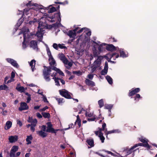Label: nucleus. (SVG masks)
<instances>
[{"mask_svg": "<svg viewBox=\"0 0 157 157\" xmlns=\"http://www.w3.org/2000/svg\"><path fill=\"white\" fill-rule=\"evenodd\" d=\"M60 16V13L59 11L57 13H55L54 15H52V16H48L47 17V19L48 20L51 22H55L56 20L58 21L55 24H52V25L47 24L45 21L43 22V20L41 21V22H45L46 23V26L45 28L47 29H51L53 27H62V25L60 23L61 21Z\"/></svg>", "mask_w": 157, "mask_h": 157, "instance_id": "obj_1", "label": "nucleus"}, {"mask_svg": "<svg viewBox=\"0 0 157 157\" xmlns=\"http://www.w3.org/2000/svg\"><path fill=\"white\" fill-rule=\"evenodd\" d=\"M44 68L43 71V75L44 78L46 82H49L51 80L50 76L52 73L51 74V73L52 70L56 71L62 76L64 75V74L62 71L54 66H51V67L44 66Z\"/></svg>", "mask_w": 157, "mask_h": 157, "instance_id": "obj_2", "label": "nucleus"}, {"mask_svg": "<svg viewBox=\"0 0 157 157\" xmlns=\"http://www.w3.org/2000/svg\"><path fill=\"white\" fill-rule=\"evenodd\" d=\"M24 4L25 5L28 7L34 6L38 10L41 9H44V10H59L60 8V6L57 4L50 5L48 7L46 8L37 3H32V1H29L27 3L25 4L24 3Z\"/></svg>", "mask_w": 157, "mask_h": 157, "instance_id": "obj_3", "label": "nucleus"}, {"mask_svg": "<svg viewBox=\"0 0 157 157\" xmlns=\"http://www.w3.org/2000/svg\"><path fill=\"white\" fill-rule=\"evenodd\" d=\"M44 20V17L41 18L39 21L38 30L37 32L36 36L38 37L42 38L44 33V29L45 28L46 23L45 22H41L43 20Z\"/></svg>", "mask_w": 157, "mask_h": 157, "instance_id": "obj_4", "label": "nucleus"}, {"mask_svg": "<svg viewBox=\"0 0 157 157\" xmlns=\"http://www.w3.org/2000/svg\"><path fill=\"white\" fill-rule=\"evenodd\" d=\"M22 33L23 34L24 37V40L22 43V47L23 48L25 49L26 47V44L25 43V41L26 39L30 37L29 29L26 28H23L21 31L19 33V35Z\"/></svg>", "mask_w": 157, "mask_h": 157, "instance_id": "obj_5", "label": "nucleus"}, {"mask_svg": "<svg viewBox=\"0 0 157 157\" xmlns=\"http://www.w3.org/2000/svg\"><path fill=\"white\" fill-rule=\"evenodd\" d=\"M58 57L62 61L68 69H69L72 66V62H69L63 54L62 53L59 54Z\"/></svg>", "mask_w": 157, "mask_h": 157, "instance_id": "obj_6", "label": "nucleus"}, {"mask_svg": "<svg viewBox=\"0 0 157 157\" xmlns=\"http://www.w3.org/2000/svg\"><path fill=\"white\" fill-rule=\"evenodd\" d=\"M83 31V33L82 35L81 36H82V37H85L84 40V42L87 41L89 39V37L91 35V31L88 29L86 28H83L79 30L78 31H76L78 33H80L82 32Z\"/></svg>", "mask_w": 157, "mask_h": 157, "instance_id": "obj_7", "label": "nucleus"}, {"mask_svg": "<svg viewBox=\"0 0 157 157\" xmlns=\"http://www.w3.org/2000/svg\"><path fill=\"white\" fill-rule=\"evenodd\" d=\"M106 124L104 123L102 125V128H100L98 131H95V134L96 135L98 136L100 138L102 143L104 142L105 138L103 136V134L101 132V131L105 130V128L106 127Z\"/></svg>", "mask_w": 157, "mask_h": 157, "instance_id": "obj_8", "label": "nucleus"}, {"mask_svg": "<svg viewBox=\"0 0 157 157\" xmlns=\"http://www.w3.org/2000/svg\"><path fill=\"white\" fill-rule=\"evenodd\" d=\"M46 51L49 57L48 60L49 63L51 65L49 67L52 66V65H55L56 64V61L53 58L49 48L47 46L46 47Z\"/></svg>", "mask_w": 157, "mask_h": 157, "instance_id": "obj_9", "label": "nucleus"}, {"mask_svg": "<svg viewBox=\"0 0 157 157\" xmlns=\"http://www.w3.org/2000/svg\"><path fill=\"white\" fill-rule=\"evenodd\" d=\"M102 57L101 56H99L98 59L94 62L93 65L92 66L91 71L93 72L96 70V68L99 67L101 63V59Z\"/></svg>", "mask_w": 157, "mask_h": 157, "instance_id": "obj_10", "label": "nucleus"}, {"mask_svg": "<svg viewBox=\"0 0 157 157\" xmlns=\"http://www.w3.org/2000/svg\"><path fill=\"white\" fill-rule=\"evenodd\" d=\"M59 93L61 96L66 98L67 99L71 98V97L70 94V93L65 89L59 90Z\"/></svg>", "mask_w": 157, "mask_h": 157, "instance_id": "obj_11", "label": "nucleus"}, {"mask_svg": "<svg viewBox=\"0 0 157 157\" xmlns=\"http://www.w3.org/2000/svg\"><path fill=\"white\" fill-rule=\"evenodd\" d=\"M47 127L46 132H51L52 133H56V132L59 130V129L55 130L52 128V124L50 122H48L47 123Z\"/></svg>", "mask_w": 157, "mask_h": 157, "instance_id": "obj_12", "label": "nucleus"}, {"mask_svg": "<svg viewBox=\"0 0 157 157\" xmlns=\"http://www.w3.org/2000/svg\"><path fill=\"white\" fill-rule=\"evenodd\" d=\"M18 146L16 145L13 146L10 150V157H16L15 153L18 150Z\"/></svg>", "mask_w": 157, "mask_h": 157, "instance_id": "obj_13", "label": "nucleus"}, {"mask_svg": "<svg viewBox=\"0 0 157 157\" xmlns=\"http://www.w3.org/2000/svg\"><path fill=\"white\" fill-rule=\"evenodd\" d=\"M6 61L8 63L11 64V65L14 67L17 68L19 67V65L17 63L16 61L15 60L11 58H6Z\"/></svg>", "mask_w": 157, "mask_h": 157, "instance_id": "obj_14", "label": "nucleus"}, {"mask_svg": "<svg viewBox=\"0 0 157 157\" xmlns=\"http://www.w3.org/2000/svg\"><path fill=\"white\" fill-rule=\"evenodd\" d=\"M78 29V27L76 28L73 30H70L68 33V35L70 38H73L72 40L75 39L76 36V33Z\"/></svg>", "mask_w": 157, "mask_h": 157, "instance_id": "obj_15", "label": "nucleus"}, {"mask_svg": "<svg viewBox=\"0 0 157 157\" xmlns=\"http://www.w3.org/2000/svg\"><path fill=\"white\" fill-rule=\"evenodd\" d=\"M140 140L141 142H142L143 143L137 144H139L138 146H143L148 148H150V146L145 139L141 138H140Z\"/></svg>", "mask_w": 157, "mask_h": 157, "instance_id": "obj_16", "label": "nucleus"}, {"mask_svg": "<svg viewBox=\"0 0 157 157\" xmlns=\"http://www.w3.org/2000/svg\"><path fill=\"white\" fill-rule=\"evenodd\" d=\"M57 72H54L51 75V76L52 77V79L54 80L56 85L59 86V80L60 78H56V76L57 75Z\"/></svg>", "mask_w": 157, "mask_h": 157, "instance_id": "obj_17", "label": "nucleus"}, {"mask_svg": "<svg viewBox=\"0 0 157 157\" xmlns=\"http://www.w3.org/2000/svg\"><path fill=\"white\" fill-rule=\"evenodd\" d=\"M29 109V106L27 103L25 102H21L20 103V107L18 109L20 111L23 110H26Z\"/></svg>", "mask_w": 157, "mask_h": 157, "instance_id": "obj_18", "label": "nucleus"}, {"mask_svg": "<svg viewBox=\"0 0 157 157\" xmlns=\"http://www.w3.org/2000/svg\"><path fill=\"white\" fill-rule=\"evenodd\" d=\"M30 46L33 49L36 51L38 50L37 44L36 41L35 40L31 41L30 43Z\"/></svg>", "mask_w": 157, "mask_h": 157, "instance_id": "obj_19", "label": "nucleus"}, {"mask_svg": "<svg viewBox=\"0 0 157 157\" xmlns=\"http://www.w3.org/2000/svg\"><path fill=\"white\" fill-rule=\"evenodd\" d=\"M108 69V63L107 62H105L104 69L101 71V73L102 75H105L107 74Z\"/></svg>", "mask_w": 157, "mask_h": 157, "instance_id": "obj_20", "label": "nucleus"}, {"mask_svg": "<svg viewBox=\"0 0 157 157\" xmlns=\"http://www.w3.org/2000/svg\"><path fill=\"white\" fill-rule=\"evenodd\" d=\"M18 137L17 136H10L9 137V142L11 143H13L17 141L18 140Z\"/></svg>", "mask_w": 157, "mask_h": 157, "instance_id": "obj_21", "label": "nucleus"}, {"mask_svg": "<svg viewBox=\"0 0 157 157\" xmlns=\"http://www.w3.org/2000/svg\"><path fill=\"white\" fill-rule=\"evenodd\" d=\"M85 82L86 84L88 86H95L94 82L93 81L90 80L88 79H86L85 80Z\"/></svg>", "mask_w": 157, "mask_h": 157, "instance_id": "obj_22", "label": "nucleus"}, {"mask_svg": "<svg viewBox=\"0 0 157 157\" xmlns=\"http://www.w3.org/2000/svg\"><path fill=\"white\" fill-rule=\"evenodd\" d=\"M30 66L31 67L32 71H34L35 68V65L36 64V61L34 59L32 60L30 62H29Z\"/></svg>", "mask_w": 157, "mask_h": 157, "instance_id": "obj_23", "label": "nucleus"}, {"mask_svg": "<svg viewBox=\"0 0 157 157\" xmlns=\"http://www.w3.org/2000/svg\"><path fill=\"white\" fill-rule=\"evenodd\" d=\"M140 91V89L139 88H136L134 90H132L129 92V96H132L135 94L136 93Z\"/></svg>", "mask_w": 157, "mask_h": 157, "instance_id": "obj_24", "label": "nucleus"}, {"mask_svg": "<svg viewBox=\"0 0 157 157\" xmlns=\"http://www.w3.org/2000/svg\"><path fill=\"white\" fill-rule=\"evenodd\" d=\"M139 145V144H136L135 145H134L133 147H132L129 150L127 151V155H128L129 154H130L132 152L135 151L136 150H134V149L136 147L138 146Z\"/></svg>", "mask_w": 157, "mask_h": 157, "instance_id": "obj_25", "label": "nucleus"}, {"mask_svg": "<svg viewBox=\"0 0 157 157\" xmlns=\"http://www.w3.org/2000/svg\"><path fill=\"white\" fill-rule=\"evenodd\" d=\"M12 122L9 121H7L6 124L4 128L6 130L9 129L11 127Z\"/></svg>", "mask_w": 157, "mask_h": 157, "instance_id": "obj_26", "label": "nucleus"}, {"mask_svg": "<svg viewBox=\"0 0 157 157\" xmlns=\"http://www.w3.org/2000/svg\"><path fill=\"white\" fill-rule=\"evenodd\" d=\"M36 132L39 136L43 138L46 137L47 135V133L42 130L38 131Z\"/></svg>", "mask_w": 157, "mask_h": 157, "instance_id": "obj_27", "label": "nucleus"}, {"mask_svg": "<svg viewBox=\"0 0 157 157\" xmlns=\"http://www.w3.org/2000/svg\"><path fill=\"white\" fill-rule=\"evenodd\" d=\"M106 49L111 51H113L116 49L115 46L112 44L108 45L106 48Z\"/></svg>", "mask_w": 157, "mask_h": 157, "instance_id": "obj_28", "label": "nucleus"}, {"mask_svg": "<svg viewBox=\"0 0 157 157\" xmlns=\"http://www.w3.org/2000/svg\"><path fill=\"white\" fill-rule=\"evenodd\" d=\"M16 89L17 90L21 93L24 92L27 89L26 88H25L23 86L17 87Z\"/></svg>", "mask_w": 157, "mask_h": 157, "instance_id": "obj_29", "label": "nucleus"}, {"mask_svg": "<svg viewBox=\"0 0 157 157\" xmlns=\"http://www.w3.org/2000/svg\"><path fill=\"white\" fill-rule=\"evenodd\" d=\"M26 141L27 142V144H29L31 143V141L33 139V137L31 135L27 136Z\"/></svg>", "mask_w": 157, "mask_h": 157, "instance_id": "obj_30", "label": "nucleus"}, {"mask_svg": "<svg viewBox=\"0 0 157 157\" xmlns=\"http://www.w3.org/2000/svg\"><path fill=\"white\" fill-rule=\"evenodd\" d=\"M109 56L111 58H113V60L115 59L116 58H117L119 57V55L115 53L110 54Z\"/></svg>", "mask_w": 157, "mask_h": 157, "instance_id": "obj_31", "label": "nucleus"}, {"mask_svg": "<svg viewBox=\"0 0 157 157\" xmlns=\"http://www.w3.org/2000/svg\"><path fill=\"white\" fill-rule=\"evenodd\" d=\"M85 39V37H83L82 36H80L79 38L76 40V43L77 44H78L79 41L80 40L81 41H82V42L83 43H85L87 41L84 42L83 41Z\"/></svg>", "mask_w": 157, "mask_h": 157, "instance_id": "obj_32", "label": "nucleus"}, {"mask_svg": "<svg viewBox=\"0 0 157 157\" xmlns=\"http://www.w3.org/2000/svg\"><path fill=\"white\" fill-rule=\"evenodd\" d=\"M77 123L79 127H80L81 126V120L80 119L78 115L77 116V120L75 122V124Z\"/></svg>", "mask_w": 157, "mask_h": 157, "instance_id": "obj_33", "label": "nucleus"}, {"mask_svg": "<svg viewBox=\"0 0 157 157\" xmlns=\"http://www.w3.org/2000/svg\"><path fill=\"white\" fill-rule=\"evenodd\" d=\"M117 130H113L110 131H107V129L106 128L105 129V132H106V137L107 138V135L109 134H110L112 133H116L117 132Z\"/></svg>", "mask_w": 157, "mask_h": 157, "instance_id": "obj_34", "label": "nucleus"}, {"mask_svg": "<svg viewBox=\"0 0 157 157\" xmlns=\"http://www.w3.org/2000/svg\"><path fill=\"white\" fill-rule=\"evenodd\" d=\"M105 78L109 84H112L113 80L110 76L107 75L105 77Z\"/></svg>", "mask_w": 157, "mask_h": 157, "instance_id": "obj_35", "label": "nucleus"}, {"mask_svg": "<svg viewBox=\"0 0 157 157\" xmlns=\"http://www.w3.org/2000/svg\"><path fill=\"white\" fill-rule=\"evenodd\" d=\"M86 142L91 147H93L94 146V140L92 139H89L87 140L86 141Z\"/></svg>", "mask_w": 157, "mask_h": 157, "instance_id": "obj_36", "label": "nucleus"}, {"mask_svg": "<svg viewBox=\"0 0 157 157\" xmlns=\"http://www.w3.org/2000/svg\"><path fill=\"white\" fill-rule=\"evenodd\" d=\"M42 114L43 117L45 118H49L50 117V114L49 113L46 112H42Z\"/></svg>", "mask_w": 157, "mask_h": 157, "instance_id": "obj_37", "label": "nucleus"}, {"mask_svg": "<svg viewBox=\"0 0 157 157\" xmlns=\"http://www.w3.org/2000/svg\"><path fill=\"white\" fill-rule=\"evenodd\" d=\"M120 56L123 58L127 57V55L125 54L122 50H120Z\"/></svg>", "mask_w": 157, "mask_h": 157, "instance_id": "obj_38", "label": "nucleus"}, {"mask_svg": "<svg viewBox=\"0 0 157 157\" xmlns=\"http://www.w3.org/2000/svg\"><path fill=\"white\" fill-rule=\"evenodd\" d=\"M55 3L56 4H59L63 5V6L67 4L68 3V2L67 1H65L63 2H55Z\"/></svg>", "mask_w": 157, "mask_h": 157, "instance_id": "obj_39", "label": "nucleus"}, {"mask_svg": "<svg viewBox=\"0 0 157 157\" xmlns=\"http://www.w3.org/2000/svg\"><path fill=\"white\" fill-rule=\"evenodd\" d=\"M98 104L99 106V107L101 108L103 107L104 105V103L102 99L99 100L98 102Z\"/></svg>", "mask_w": 157, "mask_h": 157, "instance_id": "obj_40", "label": "nucleus"}, {"mask_svg": "<svg viewBox=\"0 0 157 157\" xmlns=\"http://www.w3.org/2000/svg\"><path fill=\"white\" fill-rule=\"evenodd\" d=\"M105 45V44L103 43L100 44L98 47V48L99 51L98 54H99L102 51L103 49V46Z\"/></svg>", "mask_w": 157, "mask_h": 157, "instance_id": "obj_41", "label": "nucleus"}, {"mask_svg": "<svg viewBox=\"0 0 157 157\" xmlns=\"http://www.w3.org/2000/svg\"><path fill=\"white\" fill-rule=\"evenodd\" d=\"M55 99L57 101L59 104H60L63 102V99L62 98H55Z\"/></svg>", "mask_w": 157, "mask_h": 157, "instance_id": "obj_42", "label": "nucleus"}, {"mask_svg": "<svg viewBox=\"0 0 157 157\" xmlns=\"http://www.w3.org/2000/svg\"><path fill=\"white\" fill-rule=\"evenodd\" d=\"M37 123V121L36 119H33V120L32 121L31 123V125L36 126Z\"/></svg>", "mask_w": 157, "mask_h": 157, "instance_id": "obj_43", "label": "nucleus"}, {"mask_svg": "<svg viewBox=\"0 0 157 157\" xmlns=\"http://www.w3.org/2000/svg\"><path fill=\"white\" fill-rule=\"evenodd\" d=\"M113 107L112 105L105 104V108L106 109H108L110 110Z\"/></svg>", "mask_w": 157, "mask_h": 157, "instance_id": "obj_44", "label": "nucleus"}, {"mask_svg": "<svg viewBox=\"0 0 157 157\" xmlns=\"http://www.w3.org/2000/svg\"><path fill=\"white\" fill-rule=\"evenodd\" d=\"M8 88V87L5 85H1L0 86V90H5Z\"/></svg>", "mask_w": 157, "mask_h": 157, "instance_id": "obj_45", "label": "nucleus"}, {"mask_svg": "<svg viewBox=\"0 0 157 157\" xmlns=\"http://www.w3.org/2000/svg\"><path fill=\"white\" fill-rule=\"evenodd\" d=\"M73 73L74 74L77 75L78 76L81 75L82 74V72L80 71H74L73 72Z\"/></svg>", "mask_w": 157, "mask_h": 157, "instance_id": "obj_46", "label": "nucleus"}, {"mask_svg": "<svg viewBox=\"0 0 157 157\" xmlns=\"http://www.w3.org/2000/svg\"><path fill=\"white\" fill-rule=\"evenodd\" d=\"M42 98L43 101L45 102H48V101L47 100L46 97L43 94L42 95Z\"/></svg>", "mask_w": 157, "mask_h": 157, "instance_id": "obj_47", "label": "nucleus"}, {"mask_svg": "<svg viewBox=\"0 0 157 157\" xmlns=\"http://www.w3.org/2000/svg\"><path fill=\"white\" fill-rule=\"evenodd\" d=\"M53 47L55 49L58 50L59 48V46H58V44L57 45L56 43H54L53 44Z\"/></svg>", "mask_w": 157, "mask_h": 157, "instance_id": "obj_48", "label": "nucleus"}, {"mask_svg": "<svg viewBox=\"0 0 157 157\" xmlns=\"http://www.w3.org/2000/svg\"><path fill=\"white\" fill-rule=\"evenodd\" d=\"M58 46L59 48L61 49L64 48H65V47L64 45L63 44H58Z\"/></svg>", "mask_w": 157, "mask_h": 157, "instance_id": "obj_49", "label": "nucleus"}, {"mask_svg": "<svg viewBox=\"0 0 157 157\" xmlns=\"http://www.w3.org/2000/svg\"><path fill=\"white\" fill-rule=\"evenodd\" d=\"M48 109V107L47 106H45L44 108H43L42 109H40V111H45L46 109Z\"/></svg>", "mask_w": 157, "mask_h": 157, "instance_id": "obj_50", "label": "nucleus"}, {"mask_svg": "<svg viewBox=\"0 0 157 157\" xmlns=\"http://www.w3.org/2000/svg\"><path fill=\"white\" fill-rule=\"evenodd\" d=\"M87 77L89 79L92 80L93 78L94 75H93L90 74L88 75Z\"/></svg>", "mask_w": 157, "mask_h": 157, "instance_id": "obj_51", "label": "nucleus"}, {"mask_svg": "<svg viewBox=\"0 0 157 157\" xmlns=\"http://www.w3.org/2000/svg\"><path fill=\"white\" fill-rule=\"evenodd\" d=\"M7 113V110H4V109H2V115H6Z\"/></svg>", "mask_w": 157, "mask_h": 157, "instance_id": "obj_52", "label": "nucleus"}, {"mask_svg": "<svg viewBox=\"0 0 157 157\" xmlns=\"http://www.w3.org/2000/svg\"><path fill=\"white\" fill-rule=\"evenodd\" d=\"M14 81V78H10V79L8 80L7 81L6 83L7 84L9 83H10L11 82H13Z\"/></svg>", "mask_w": 157, "mask_h": 157, "instance_id": "obj_53", "label": "nucleus"}, {"mask_svg": "<svg viewBox=\"0 0 157 157\" xmlns=\"http://www.w3.org/2000/svg\"><path fill=\"white\" fill-rule=\"evenodd\" d=\"M15 72L13 71H12L11 72V76L10 78H14V77H15Z\"/></svg>", "mask_w": 157, "mask_h": 157, "instance_id": "obj_54", "label": "nucleus"}, {"mask_svg": "<svg viewBox=\"0 0 157 157\" xmlns=\"http://www.w3.org/2000/svg\"><path fill=\"white\" fill-rule=\"evenodd\" d=\"M35 126L31 125V128H30V129L32 132H34L35 131Z\"/></svg>", "mask_w": 157, "mask_h": 157, "instance_id": "obj_55", "label": "nucleus"}, {"mask_svg": "<svg viewBox=\"0 0 157 157\" xmlns=\"http://www.w3.org/2000/svg\"><path fill=\"white\" fill-rule=\"evenodd\" d=\"M96 118L95 117L92 118H89L88 119V121H94Z\"/></svg>", "mask_w": 157, "mask_h": 157, "instance_id": "obj_56", "label": "nucleus"}, {"mask_svg": "<svg viewBox=\"0 0 157 157\" xmlns=\"http://www.w3.org/2000/svg\"><path fill=\"white\" fill-rule=\"evenodd\" d=\"M27 103H29L30 101L31 100V96L28 97L27 98Z\"/></svg>", "mask_w": 157, "mask_h": 157, "instance_id": "obj_57", "label": "nucleus"}, {"mask_svg": "<svg viewBox=\"0 0 157 157\" xmlns=\"http://www.w3.org/2000/svg\"><path fill=\"white\" fill-rule=\"evenodd\" d=\"M76 53L79 56H81L82 55V52L78 51H77Z\"/></svg>", "mask_w": 157, "mask_h": 157, "instance_id": "obj_58", "label": "nucleus"}, {"mask_svg": "<svg viewBox=\"0 0 157 157\" xmlns=\"http://www.w3.org/2000/svg\"><path fill=\"white\" fill-rule=\"evenodd\" d=\"M33 119L32 117H29V119L28 120V122L31 123L32 122V121H33Z\"/></svg>", "mask_w": 157, "mask_h": 157, "instance_id": "obj_59", "label": "nucleus"}, {"mask_svg": "<svg viewBox=\"0 0 157 157\" xmlns=\"http://www.w3.org/2000/svg\"><path fill=\"white\" fill-rule=\"evenodd\" d=\"M36 115L37 117L40 118H41L42 117V116L39 113H37Z\"/></svg>", "mask_w": 157, "mask_h": 157, "instance_id": "obj_60", "label": "nucleus"}, {"mask_svg": "<svg viewBox=\"0 0 157 157\" xmlns=\"http://www.w3.org/2000/svg\"><path fill=\"white\" fill-rule=\"evenodd\" d=\"M46 126L45 125H43L42 126V129L43 131L44 132L46 131Z\"/></svg>", "mask_w": 157, "mask_h": 157, "instance_id": "obj_61", "label": "nucleus"}, {"mask_svg": "<svg viewBox=\"0 0 157 157\" xmlns=\"http://www.w3.org/2000/svg\"><path fill=\"white\" fill-rule=\"evenodd\" d=\"M86 116H88V117H91L93 116V113H89L88 115H87V113H86Z\"/></svg>", "mask_w": 157, "mask_h": 157, "instance_id": "obj_62", "label": "nucleus"}, {"mask_svg": "<svg viewBox=\"0 0 157 157\" xmlns=\"http://www.w3.org/2000/svg\"><path fill=\"white\" fill-rule=\"evenodd\" d=\"M37 93L39 94H41L42 96V95H43V93L42 91H41L40 90H38Z\"/></svg>", "mask_w": 157, "mask_h": 157, "instance_id": "obj_63", "label": "nucleus"}, {"mask_svg": "<svg viewBox=\"0 0 157 157\" xmlns=\"http://www.w3.org/2000/svg\"><path fill=\"white\" fill-rule=\"evenodd\" d=\"M21 154V152H17L16 153V154L15 155L16 157H17L19 156Z\"/></svg>", "mask_w": 157, "mask_h": 157, "instance_id": "obj_64", "label": "nucleus"}]
</instances>
